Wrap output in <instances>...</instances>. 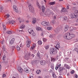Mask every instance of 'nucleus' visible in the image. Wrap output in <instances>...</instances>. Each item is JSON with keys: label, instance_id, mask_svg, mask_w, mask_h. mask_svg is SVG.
Masks as SVG:
<instances>
[{"label": "nucleus", "instance_id": "obj_48", "mask_svg": "<svg viewBox=\"0 0 78 78\" xmlns=\"http://www.w3.org/2000/svg\"><path fill=\"white\" fill-rule=\"evenodd\" d=\"M0 9H2V10H3V7L2 6H1L0 7Z\"/></svg>", "mask_w": 78, "mask_h": 78}, {"label": "nucleus", "instance_id": "obj_6", "mask_svg": "<svg viewBox=\"0 0 78 78\" xmlns=\"http://www.w3.org/2000/svg\"><path fill=\"white\" fill-rule=\"evenodd\" d=\"M31 56H33V57H34V55L32 54V55L30 53L28 54H27L26 55V58L27 59H29V58H30Z\"/></svg>", "mask_w": 78, "mask_h": 78}, {"label": "nucleus", "instance_id": "obj_61", "mask_svg": "<svg viewBox=\"0 0 78 78\" xmlns=\"http://www.w3.org/2000/svg\"><path fill=\"white\" fill-rule=\"evenodd\" d=\"M19 31L20 32V31H23V30L22 29L21 30H19Z\"/></svg>", "mask_w": 78, "mask_h": 78}, {"label": "nucleus", "instance_id": "obj_2", "mask_svg": "<svg viewBox=\"0 0 78 78\" xmlns=\"http://www.w3.org/2000/svg\"><path fill=\"white\" fill-rule=\"evenodd\" d=\"M27 4L28 5V6L29 7V11L31 12H34V8L32 7V5L29 3L28 2H27Z\"/></svg>", "mask_w": 78, "mask_h": 78}, {"label": "nucleus", "instance_id": "obj_15", "mask_svg": "<svg viewBox=\"0 0 78 78\" xmlns=\"http://www.w3.org/2000/svg\"><path fill=\"white\" fill-rule=\"evenodd\" d=\"M64 66L67 69H70V66H69L68 65L66 64H65Z\"/></svg>", "mask_w": 78, "mask_h": 78}, {"label": "nucleus", "instance_id": "obj_33", "mask_svg": "<svg viewBox=\"0 0 78 78\" xmlns=\"http://www.w3.org/2000/svg\"><path fill=\"white\" fill-rule=\"evenodd\" d=\"M16 49L18 51H19V50H20V47H19V46H16Z\"/></svg>", "mask_w": 78, "mask_h": 78}, {"label": "nucleus", "instance_id": "obj_5", "mask_svg": "<svg viewBox=\"0 0 78 78\" xmlns=\"http://www.w3.org/2000/svg\"><path fill=\"white\" fill-rule=\"evenodd\" d=\"M28 32H29V34H33V36H36V34L34 32V31H33V29H29L28 30Z\"/></svg>", "mask_w": 78, "mask_h": 78}, {"label": "nucleus", "instance_id": "obj_11", "mask_svg": "<svg viewBox=\"0 0 78 78\" xmlns=\"http://www.w3.org/2000/svg\"><path fill=\"white\" fill-rule=\"evenodd\" d=\"M13 9L16 12H18V11L17 10V7L16 5H13Z\"/></svg>", "mask_w": 78, "mask_h": 78}, {"label": "nucleus", "instance_id": "obj_13", "mask_svg": "<svg viewBox=\"0 0 78 78\" xmlns=\"http://www.w3.org/2000/svg\"><path fill=\"white\" fill-rule=\"evenodd\" d=\"M15 40V38H12L11 40H10V44L12 45L14 44V42Z\"/></svg>", "mask_w": 78, "mask_h": 78}, {"label": "nucleus", "instance_id": "obj_37", "mask_svg": "<svg viewBox=\"0 0 78 78\" xmlns=\"http://www.w3.org/2000/svg\"><path fill=\"white\" fill-rule=\"evenodd\" d=\"M20 19H21L20 17H19V20H20V23H21L22 22H23V19H22V21L20 20Z\"/></svg>", "mask_w": 78, "mask_h": 78}, {"label": "nucleus", "instance_id": "obj_40", "mask_svg": "<svg viewBox=\"0 0 78 78\" xmlns=\"http://www.w3.org/2000/svg\"><path fill=\"white\" fill-rule=\"evenodd\" d=\"M45 48L46 49V50L48 49V48H49V46H48V45L46 46L45 47Z\"/></svg>", "mask_w": 78, "mask_h": 78}, {"label": "nucleus", "instance_id": "obj_57", "mask_svg": "<svg viewBox=\"0 0 78 78\" xmlns=\"http://www.w3.org/2000/svg\"><path fill=\"white\" fill-rule=\"evenodd\" d=\"M55 32L56 33H58V32H59V31L58 30H55Z\"/></svg>", "mask_w": 78, "mask_h": 78}, {"label": "nucleus", "instance_id": "obj_45", "mask_svg": "<svg viewBox=\"0 0 78 78\" xmlns=\"http://www.w3.org/2000/svg\"><path fill=\"white\" fill-rule=\"evenodd\" d=\"M4 62L5 64H7L8 63V61H7L5 62Z\"/></svg>", "mask_w": 78, "mask_h": 78}, {"label": "nucleus", "instance_id": "obj_30", "mask_svg": "<svg viewBox=\"0 0 78 78\" xmlns=\"http://www.w3.org/2000/svg\"><path fill=\"white\" fill-rule=\"evenodd\" d=\"M52 27H47V29L48 30H52Z\"/></svg>", "mask_w": 78, "mask_h": 78}, {"label": "nucleus", "instance_id": "obj_59", "mask_svg": "<svg viewBox=\"0 0 78 78\" xmlns=\"http://www.w3.org/2000/svg\"><path fill=\"white\" fill-rule=\"evenodd\" d=\"M49 72H50L51 73L53 72V71L51 69H50Z\"/></svg>", "mask_w": 78, "mask_h": 78}, {"label": "nucleus", "instance_id": "obj_46", "mask_svg": "<svg viewBox=\"0 0 78 78\" xmlns=\"http://www.w3.org/2000/svg\"><path fill=\"white\" fill-rule=\"evenodd\" d=\"M53 34H51L49 36V37H53Z\"/></svg>", "mask_w": 78, "mask_h": 78}, {"label": "nucleus", "instance_id": "obj_1", "mask_svg": "<svg viewBox=\"0 0 78 78\" xmlns=\"http://www.w3.org/2000/svg\"><path fill=\"white\" fill-rule=\"evenodd\" d=\"M63 37L65 39L70 40L75 37V35L73 34H70L69 33H67L63 35Z\"/></svg>", "mask_w": 78, "mask_h": 78}, {"label": "nucleus", "instance_id": "obj_39", "mask_svg": "<svg viewBox=\"0 0 78 78\" xmlns=\"http://www.w3.org/2000/svg\"><path fill=\"white\" fill-rule=\"evenodd\" d=\"M52 24H55V20H52L51 21Z\"/></svg>", "mask_w": 78, "mask_h": 78}, {"label": "nucleus", "instance_id": "obj_31", "mask_svg": "<svg viewBox=\"0 0 78 78\" xmlns=\"http://www.w3.org/2000/svg\"><path fill=\"white\" fill-rule=\"evenodd\" d=\"M42 42L41 41H38V44L39 45H41V44H42Z\"/></svg>", "mask_w": 78, "mask_h": 78}, {"label": "nucleus", "instance_id": "obj_56", "mask_svg": "<svg viewBox=\"0 0 78 78\" xmlns=\"http://www.w3.org/2000/svg\"><path fill=\"white\" fill-rule=\"evenodd\" d=\"M51 68L52 69H54V66H51Z\"/></svg>", "mask_w": 78, "mask_h": 78}, {"label": "nucleus", "instance_id": "obj_50", "mask_svg": "<svg viewBox=\"0 0 78 78\" xmlns=\"http://www.w3.org/2000/svg\"><path fill=\"white\" fill-rule=\"evenodd\" d=\"M75 50L76 51H78V48H75Z\"/></svg>", "mask_w": 78, "mask_h": 78}, {"label": "nucleus", "instance_id": "obj_52", "mask_svg": "<svg viewBox=\"0 0 78 78\" xmlns=\"http://www.w3.org/2000/svg\"><path fill=\"white\" fill-rule=\"evenodd\" d=\"M27 47H30V44H27Z\"/></svg>", "mask_w": 78, "mask_h": 78}, {"label": "nucleus", "instance_id": "obj_28", "mask_svg": "<svg viewBox=\"0 0 78 78\" xmlns=\"http://www.w3.org/2000/svg\"><path fill=\"white\" fill-rule=\"evenodd\" d=\"M36 18H34L33 19V23H36Z\"/></svg>", "mask_w": 78, "mask_h": 78}, {"label": "nucleus", "instance_id": "obj_21", "mask_svg": "<svg viewBox=\"0 0 78 78\" xmlns=\"http://www.w3.org/2000/svg\"><path fill=\"white\" fill-rule=\"evenodd\" d=\"M41 8L43 12H44L45 11V7L44 6H42Z\"/></svg>", "mask_w": 78, "mask_h": 78}, {"label": "nucleus", "instance_id": "obj_53", "mask_svg": "<svg viewBox=\"0 0 78 78\" xmlns=\"http://www.w3.org/2000/svg\"><path fill=\"white\" fill-rule=\"evenodd\" d=\"M27 68H24V71H25V72H26L27 70Z\"/></svg>", "mask_w": 78, "mask_h": 78}, {"label": "nucleus", "instance_id": "obj_32", "mask_svg": "<svg viewBox=\"0 0 78 78\" xmlns=\"http://www.w3.org/2000/svg\"><path fill=\"white\" fill-rule=\"evenodd\" d=\"M2 48L3 51H5L6 49H5V46L3 45L2 46Z\"/></svg>", "mask_w": 78, "mask_h": 78}, {"label": "nucleus", "instance_id": "obj_19", "mask_svg": "<svg viewBox=\"0 0 78 78\" xmlns=\"http://www.w3.org/2000/svg\"><path fill=\"white\" fill-rule=\"evenodd\" d=\"M36 44H34L33 45V46H32L31 48V50H33L34 48H35V47H36Z\"/></svg>", "mask_w": 78, "mask_h": 78}, {"label": "nucleus", "instance_id": "obj_10", "mask_svg": "<svg viewBox=\"0 0 78 78\" xmlns=\"http://www.w3.org/2000/svg\"><path fill=\"white\" fill-rule=\"evenodd\" d=\"M40 64L42 66H44L46 64V62L44 60H41L40 62Z\"/></svg>", "mask_w": 78, "mask_h": 78}, {"label": "nucleus", "instance_id": "obj_63", "mask_svg": "<svg viewBox=\"0 0 78 78\" xmlns=\"http://www.w3.org/2000/svg\"><path fill=\"white\" fill-rule=\"evenodd\" d=\"M65 59H66V60L69 59V58H68V57H66L65 58Z\"/></svg>", "mask_w": 78, "mask_h": 78}, {"label": "nucleus", "instance_id": "obj_12", "mask_svg": "<svg viewBox=\"0 0 78 78\" xmlns=\"http://www.w3.org/2000/svg\"><path fill=\"white\" fill-rule=\"evenodd\" d=\"M63 70H65V68L64 67H60L58 69V71L59 72H61L63 71Z\"/></svg>", "mask_w": 78, "mask_h": 78}, {"label": "nucleus", "instance_id": "obj_7", "mask_svg": "<svg viewBox=\"0 0 78 78\" xmlns=\"http://www.w3.org/2000/svg\"><path fill=\"white\" fill-rule=\"evenodd\" d=\"M68 12L66 8L64 7H62L61 11V12Z\"/></svg>", "mask_w": 78, "mask_h": 78}, {"label": "nucleus", "instance_id": "obj_20", "mask_svg": "<svg viewBox=\"0 0 78 78\" xmlns=\"http://www.w3.org/2000/svg\"><path fill=\"white\" fill-rule=\"evenodd\" d=\"M61 66V63H60L59 65H57V66H56L55 67V69L56 70H58V68H59V67H60Z\"/></svg>", "mask_w": 78, "mask_h": 78}, {"label": "nucleus", "instance_id": "obj_4", "mask_svg": "<svg viewBox=\"0 0 78 78\" xmlns=\"http://www.w3.org/2000/svg\"><path fill=\"white\" fill-rule=\"evenodd\" d=\"M41 24L44 26H49L50 23L48 22L44 21L41 23Z\"/></svg>", "mask_w": 78, "mask_h": 78}, {"label": "nucleus", "instance_id": "obj_60", "mask_svg": "<svg viewBox=\"0 0 78 78\" xmlns=\"http://www.w3.org/2000/svg\"><path fill=\"white\" fill-rule=\"evenodd\" d=\"M30 78H33V76H30Z\"/></svg>", "mask_w": 78, "mask_h": 78}, {"label": "nucleus", "instance_id": "obj_26", "mask_svg": "<svg viewBox=\"0 0 78 78\" xmlns=\"http://www.w3.org/2000/svg\"><path fill=\"white\" fill-rule=\"evenodd\" d=\"M55 2H50L49 4V5H55Z\"/></svg>", "mask_w": 78, "mask_h": 78}, {"label": "nucleus", "instance_id": "obj_51", "mask_svg": "<svg viewBox=\"0 0 78 78\" xmlns=\"http://www.w3.org/2000/svg\"><path fill=\"white\" fill-rule=\"evenodd\" d=\"M30 72V71L29 70H28V69H27V70H26V72L27 73H28V72Z\"/></svg>", "mask_w": 78, "mask_h": 78}, {"label": "nucleus", "instance_id": "obj_29", "mask_svg": "<svg viewBox=\"0 0 78 78\" xmlns=\"http://www.w3.org/2000/svg\"><path fill=\"white\" fill-rule=\"evenodd\" d=\"M5 58H6V56L5 55H3L2 56V60L3 61H5Z\"/></svg>", "mask_w": 78, "mask_h": 78}, {"label": "nucleus", "instance_id": "obj_14", "mask_svg": "<svg viewBox=\"0 0 78 78\" xmlns=\"http://www.w3.org/2000/svg\"><path fill=\"white\" fill-rule=\"evenodd\" d=\"M18 70L21 73H22V72H23V69L21 67H19L18 68Z\"/></svg>", "mask_w": 78, "mask_h": 78}, {"label": "nucleus", "instance_id": "obj_41", "mask_svg": "<svg viewBox=\"0 0 78 78\" xmlns=\"http://www.w3.org/2000/svg\"><path fill=\"white\" fill-rule=\"evenodd\" d=\"M43 40L44 42H46V41H47V39L45 38H43Z\"/></svg>", "mask_w": 78, "mask_h": 78}, {"label": "nucleus", "instance_id": "obj_64", "mask_svg": "<svg viewBox=\"0 0 78 78\" xmlns=\"http://www.w3.org/2000/svg\"><path fill=\"white\" fill-rule=\"evenodd\" d=\"M56 19V16H54V20H55V19Z\"/></svg>", "mask_w": 78, "mask_h": 78}, {"label": "nucleus", "instance_id": "obj_23", "mask_svg": "<svg viewBox=\"0 0 78 78\" xmlns=\"http://www.w3.org/2000/svg\"><path fill=\"white\" fill-rule=\"evenodd\" d=\"M2 26L4 28V30H6V26L4 25V23H2Z\"/></svg>", "mask_w": 78, "mask_h": 78}, {"label": "nucleus", "instance_id": "obj_8", "mask_svg": "<svg viewBox=\"0 0 78 78\" xmlns=\"http://www.w3.org/2000/svg\"><path fill=\"white\" fill-rule=\"evenodd\" d=\"M6 24H8V23H10V24H14L15 23V21H9L8 22L6 23Z\"/></svg>", "mask_w": 78, "mask_h": 78}, {"label": "nucleus", "instance_id": "obj_55", "mask_svg": "<svg viewBox=\"0 0 78 78\" xmlns=\"http://www.w3.org/2000/svg\"><path fill=\"white\" fill-rule=\"evenodd\" d=\"M6 76V75L5 74H3L2 75V77L3 78H4V77H5Z\"/></svg>", "mask_w": 78, "mask_h": 78}, {"label": "nucleus", "instance_id": "obj_35", "mask_svg": "<svg viewBox=\"0 0 78 78\" xmlns=\"http://www.w3.org/2000/svg\"><path fill=\"white\" fill-rule=\"evenodd\" d=\"M52 76L53 78H56V76L55 75V74H53L52 75Z\"/></svg>", "mask_w": 78, "mask_h": 78}, {"label": "nucleus", "instance_id": "obj_25", "mask_svg": "<svg viewBox=\"0 0 78 78\" xmlns=\"http://www.w3.org/2000/svg\"><path fill=\"white\" fill-rule=\"evenodd\" d=\"M55 58L51 57V62H55Z\"/></svg>", "mask_w": 78, "mask_h": 78}, {"label": "nucleus", "instance_id": "obj_62", "mask_svg": "<svg viewBox=\"0 0 78 78\" xmlns=\"http://www.w3.org/2000/svg\"><path fill=\"white\" fill-rule=\"evenodd\" d=\"M41 36H43V35H44V33H41Z\"/></svg>", "mask_w": 78, "mask_h": 78}, {"label": "nucleus", "instance_id": "obj_27", "mask_svg": "<svg viewBox=\"0 0 78 78\" xmlns=\"http://www.w3.org/2000/svg\"><path fill=\"white\" fill-rule=\"evenodd\" d=\"M9 16H10V15L9 14H6L5 15V17L7 19L9 18Z\"/></svg>", "mask_w": 78, "mask_h": 78}, {"label": "nucleus", "instance_id": "obj_22", "mask_svg": "<svg viewBox=\"0 0 78 78\" xmlns=\"http://www.w3.org/2000/svg\"><path fill=\"white\" fill-rule=\"evenodd\" d=\"M56 46H55V48H56V50L58 49V50H59V48H60V45H56Z\"/></svg>", "mask_w": 78, "mask_h": 78}, {"label": "nucleus", "instance_id": "obj_43", "mask_svg": "<svg viewBox=\"0 0 78 78\" xmlns=\"http://www.w3.org/2000/svg\"><path fill=\"white\" fill-rule=\"evenodd\" d=\"M63 19H64L65 20H66L67 19V17L66 16H64V17H63Z\"/></svg>", "mask_w": 78, "mask_h": 78}, {"label": "nucleus", "instance_id": "obj_17", "mask_svg": "<svg viewBox=\"0 0 78 78\" xmlns=\"http://www.w3.org/2000/svg\"><path fill=\"white\" fill-rule=\"evenodd\" d=\"M68 29H69V26H68V25H66L65 26L64 28V30L65 31H67L68 30Z\"/></svg>", "mask_w": 78, "mask_h": 78}, {"label": "nucleus", "instance_id": "obj_3", "mask_svg": "<svg viewBox=\"0 0 78 78\" xmlns=\"http://www.w3.org/2000/svg\"><path fill=\"white\" fill-rule=\"evenodd\" d=\"M57 52L58 51L56 48H55L51 49L50 51V53L51 55H54L55 53H57Z\"/></svg>", "mask_w": 78, "mask_h": 78}, {"label": "nucleus", "instance_id": "obj_18", "mask_svg": "<svg viewBox=\"0 0 78 78\" xmlns=\"http://www.w3.org/2000/svg\"><path fill=\"white\" fill-rule=\"evenodd\" d=\"M37 5L39 9H41V5L39 4V3L38 2H37Z\"/></svg>", "mask_w": 78, "mask_h": 78}, {"label": "nucleus", "instance_id": "obj_58", "mask_svg": "<svg viewBox=\"0 0 78 78\" xmlns=\"http://www.w3.org/2000/svg\"><path fill=\"white\" fill-rule=\"evenodd\" d=\"M67 9H69V5L67 6Z\"/></svg>", "mask_w": 78, "mask_h": 78}, {"label": "nucleus", "instance_id": "obj_24", "mask_svg": "<svg viewBox=\"0 0 78 78\" xmlns=\"http://www.w3.org/2000/svg\"><path fill=\"white\" fill-rule=\"evenodd\" d=\"M25 25L24 24H23L21 27H20V29H24L25 28Z\"/></svg>", "mask_w": 78, "mask_h": 78}, {"label": "nucleus", "instance_id": "obj_44", "mask_svg": "<svg viewBox=\"0 0 78 78\" xmlns=\"http://www.w3.org/2000/svg\"><path fill=\"white\" fill-rule=\"evenodd\" d=\"M37 57H39V56H40V53L39 52L37 53Z\"/></svg>", "mask_w": 78, "mask_h": 78}, {"label": "nucleus", "instance_id": "obj_38", "mask_svg": "<svg viewBox=\"0 0 78 78\" xmlns=\"http://www.w3.org/2000/svg\"><path fill=\"white\" fill-rule=\"evenodd\" d=\"M41 28L40 27H38L36 28V30H41Z\"/></svg>", "mask_w": 78, "mask_h": 78}, {"label": "nucleus", "instance_id": "obj_9", "mask_svg": "<svg viewBox=\"0 0 78 78\" xmlns=\"http://www.w3.org/2000/svg\"><path fill=\"white\" fill-rule=\"evenodd\" d=\"M78 17V15L75 14V13H73L72 14L71 16V17L72 19H73L74 18H76Z\"/></svg>", "mask_w": 78, "mask_h": 78}, {"label": "nucleus", "instance_id": "obj_42", "mask_svg": "<svg viewBox=\"0 0 78 78\" xmlns=\"http://www.w3.org/2000/svg\"><path fill=\"white\" fill-rule=\"evenodd\" d=\"M75 14H78V10H75Z\"/></svg>", "mask_w": 78, "mask_h": 78}, {"label": "nucleus", "instance_id": "obj_49", "mask_svg": "<svg viewBox=\"0 0 78 78\" xmlns=\"http://www.w3.org/2000/svg\"><path fill=\"white\" fill-rule=\"evenodd\" d=\"M74 73V70H73L71 72V73H72V74H73Z\"/></svg>", "mask_w": 78, "mask_h": 78}, {"label": "nucleus", "instance_id": "obj_34", "mask_svg": "<svg viewBox=\"0 0 78 78\" xmlns=\"http://www.w3.org/2000/svg\"><path fill=\"white\" fill-rule=\"evenodd\" d=\"M36 72L37 74H39V73H41V70H37Z\"/></svg>", "mask_w": 78, "mask_h": 78}, {"label": "nucleus", "instance_id": "obj_16", "mask_svg": "<svg viewBox=\"0 0 78 78\" xmlns=\"http://www.w3.org/2000/svg\"><path fill=\"white\" fill-rule=\"evenodd\" d=\"M31 41L30 40V39L28 37L27 38V44H30L31 43Z\"/></svg>", "mask_w": 78, "mask_h": 78}, {"label": "nucleus", "instance_id": "obj_36", "mask_svg": "<svg viewBox=\"0 0 78 78\" xmlns=\"http://www.w3.org/2000/svg\"><path fill=\"white\" fill-rule=\"evenodd\" d=\"M7 33H8L9 34H12V31H10L7 32Z\"/></svg>", "mask_w": 78, "mask_h": 78}, {"label": "nucleus", "instance_id": "obj_54", "mask_svg": "<svg viewBox=\"0 0 78 78\" xmlns=\"http://www.w3.org/2000/svg\"><path fill=\"white\" fill-rule=\"evenodd\" d=\"M1 43L2 44H3V43H4V41H1Z\"/></svg>", "mask_w": 78, "mask_h": 78}, {"label": "nucleus", "instance_id": "obj_47", "mask_svg": "<svg viewBox=\"0 0 78 78\" xmlns=\"http://www.w3.org/2000/svg\"><path fill=\"white\" fill-rule=\"evenodd\" d=\"M74 76L76 78H78V75H77V74H75Z\"/></svg>", "mask_w": 78, "mask_h": 78}]
</instances>
